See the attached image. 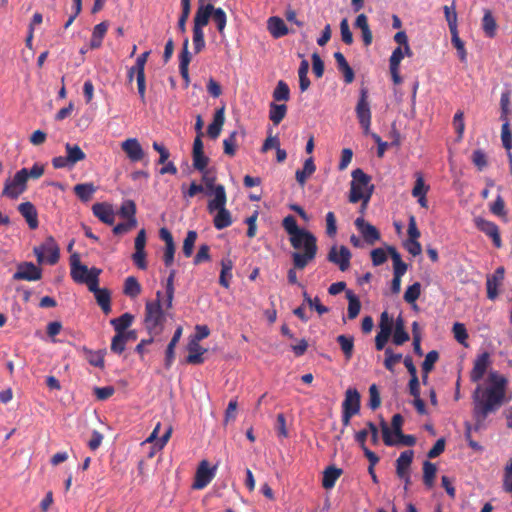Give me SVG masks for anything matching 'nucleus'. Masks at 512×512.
I'll list each match as a JSON object with an SVG mask.
<instances>
[{
	"instance_id": "393cba45",
	"label": "nucleus",
	"mask_w": 512,
	"mask_h": 512,
	"mask_svg": "<svg viewBox=\"0 0 512 512\" xmlns=\"http://www.w3.org/2000/svg\"><path fill=\"white\" fill-rule=\"evenodd\" d=\"M188 356L186 358L187 363L189 364H202L204 362L203 355L207 352V349L200 346L196 341H190L187 346Z\"/></svg>"
},
{
	"instance_id": "a878e982",
	"label": "nucleus",
	"mask_w": 512,
	"mask_h": 512,
	"mask_svg": "<svg viewBox=\"0 0 512 512\" xmlns=\"http://www.w3.org/2000/svg\"><path fill=\"white\" fill-rule=\"evenodd\" d=\"M225 122L224 107L216 110L212 123L207 128V134L211 139H217Z\"/></svg>"
},
{
	"instance_id": "c9c22d12",
	"label": "nucleus",
	"mask_w": 512,
	"mask_h": 512,
	"mask_svg": "<svg viewBox=\"0 0 512 512\" xmlns=\"http://www.w3.org/2000/svg\"><path fill=\"white\" fill-rule=\"evenodd\" d=\"M134 316L130 313H124L118 318L110 320V324L114 327L116 334H122L128 327L131 326Z\"/></svg>"
},
{
	"instance_id": "c85d7f7f",
	"label": "nucleus",
	"mask_w": 512,
	"mask_h": 512,
	"mask_svg": "<svg viewBox=\"0 0 512 512\" xmlns=\"http://www.w3.org/2000/svg\"><path fill=\"white\" fill-rule=\"evenodd\" d=\"M268 30L274 38L283 37L288 33L284 20L276 16L268 19Z\"/></svg>"
},
{
	"instance_id": "f257e3e1",
	"label": "nucleus",
	"mask_w": 512,
	"mask_h": 512,
	"mask_svg": "<svg viewBox=\"0 0 512 512\" xmlns=\"http://www.w3.org/2000/svg\"><path fill=\"white\" fill-rule=\"evenodd\" d=\"M488 381V387L482 388L478 385L473 393V413L477 425L484 422L489 414L496 412L505 400L507 379L498 372L491 371Z\"/></svg>"
},
{
	"instance_id": "9b49d317",
	"label": "nucleus",
	"mask_w": 512,
	"mask_h": 512,
	"mask_svg": "<svg viewBox=\"0 0 512 512\" xmlns=\"http://www.w3.org/2000/svg\"><path fill=\"white\" fill-rule=\"evenodd\" d=\"M351 252L346 246L339 248L334 245L331 247L327 259L329 262L337 265L339 269L344 272L350 267Z\"/></svg>"
},
{
	"instance_id": "3c124183",
	"label": "nucleus",
	"mask_w": 512,
	"mask_h": 512,
	"mask_svg": "<svg viewBox=\"0 0 512 512\" xmlns=\"http://www.w3.org/2000/svg\"><path fill=\"white\" fill-rule=\"evenodd\" d=\"M282 226L285 231L289 234L290 237L302 232L304 229H301L297 225V221L294 216L288 215L282 221Z\"/></svg>"
},
{
	"instance_id": "aec40b11",
	"label": "nucleus",
	"mask_w": 512,
	"mask_h": 512,
	"mask_svg": "<svg viewBox=\"0 0 512 512\" xmlns=\"http://www.w3.org/2000/svg\"><path fill=\"white\" fill-rule=\"evenodd\" d=\"M92 212L101 222L112 225L115 221V214L112 205L106 202L95 203L92 206Z\"/></svg>"
},
{
	"instance_id": "b1692460",
	"label": "nucleus",
	"mask_w": 512,
	"mask_h": 512,
	"mask_svg": "<svg viewBox=\"0 0 512 512\" xmlns=\"http://www.w3.org/2000/svg\"><path fill=\"white\" fill-rule=\"evenodd\" d=\"M214 10V6L212 4L200 5L196 11L194 16V26L193 28L203 29L209 22L210 17L212 16Z\"/></svg>"
},
{
	"instance_id": "338daca9",
	"label": "nucleus",
	"mask_w": 512,
	"mask_h": 512,
	"mask_svg": "<svg viewBox=\"0 0 512 512\" xmlns=\"http://www.w3.org/2000/svg\"><path fill=\"white\" fill-rule=\"evenodd\" d=\"M210 259V247L207 244H202L199 247L198 252L193 259V263L195 265H199L203 262L210 261Z\"/></svg>"
},
{
	"instance_id": "ddd939ff",
	"label": "nucleus",
	"mask_w": 512,
	"mask_h": 512,
	"mask_svg": "<svg viewBox=\"0 0 512 512\" xmlns=\"http://www.w3.org/2000/svg\"><path fill=\"white\" fill-rule=\"evenodd\" d=\"M95 296L97 304L100 306L104 314L111 312V293L107 288L99 287V279L91 281V285L88 288Z\"/></svg>"
},
{
	"instance_id": "a211bd4d",
	"label": "nucleus",
	"mask_w": 512,
	"mask_h": 512,
	"mask_svg": "<svg viewBox=\"0 0 512 512\" xmlns=\"http://www.w3.org/2000/svg\"><path fill=\"white\" fill-rule=\"evenodd\" d=\"M354 224L369 245L375 244L380 239V232L377 228L366 222L363 217H358Z\"/></svg>"
},
{
	"instance_id": "9d476101",
	"label": "nucleus",
	"mask_w": 512,
	"mask_h": 512,
	"mask_svg": "<svg viewBox=\"0 0 512 512\" xmlns=\"http://www.w3.org/2000/svg\"><path fill=\"white\" fill-rule=\"evenodd\" d=\"M13 280L37 281L42 278V269L33 262H21L13 274Z\"/></svg>"
},
{
	"instance_id": "5701e85b",
	"label": "nucleus",
	"mask_w": 512,
	"mask_h": 512,
	"mask_svg": "<svg viewBox=\"0 0 512 512\" xmlns=\"http://www.w3.org/2000/svg\"><path fill=\"white\" fill-rule=\"evenodd\" d=\"M414 457L413 450L403 451L398 459L396 460V474L398 477L406 476L410 474V466Z\"/></svg>"
},
{
	"instance_id": "6e6552de",
	"label": "nucleus",
	"mask_w": 512,
	"mask_h": 512,
	"mask_svg": "<svg viewBox=\"0 0 512 512\" xmlns=\"http://www.w3.org/2000/svg\"><path fill=\"white\" fill-rule=\"evenodd\" d=\"M28 180V169L22 168L17 171L12 179H7L2 195L11 199H17L25 190Z\"/></svg>"
},
{
	"instance_id": "774afa93",
	"label": "nucleus",
	"mask_w": 512,
	"mask_h": 512,
	"mask_svg": "<svg viewBox=\"0 0 512 512\" xmlns=\"http://www.w3.org/2000/svg\"><path fill=\"white\" fill-rule=\"evenodd\" d=\"M472 162L478 168L479 171H482L488 165L487 156L484 153V151H482L480 149L475 150L473 152Z\"/></svg>"
},
{
	"instance_id": "412c9836",
	"label": "nucleus",
	"mask_w": 512,
	"mask_h": 512,
	"mask_svg": "<svg viewBox=\"0 0 512 512\" xmlns=\"http://www.w3.org/2000/svg\"><path fill=\"white\" fill-rule=\"evenodd\" d=\"M361 406L360 393L355 388H348L342 403V410L358 414Z\"/></svg>"
},
{
	"instance_id": "c756f323",
	"label": "nucleus",
	"mask_w": 512,
	"mask_h": 512,
	"mask_svg": "<svg viewBox=\"0 0 512 512\" xmlns=\"http://www.w3.org/2000/svg\"><path fill=\"white\" fill-rule=\"evenodd\" d=\"M315 170L316 166L314 164V160L312 157H309L305 160L303 168L301 170H297L295 173L297 182L303 187L306 184L307 179L312 176Z\"/></svg>"
},
{
	"instance_id": "7c9ffc66",
	"label": "nucleus",
	"mask_w": 512,
	"mask_h": 512,
	"mask_svg": "<svg viewBox=\"0 0 512 512\" xmlns=\"http://www.w3.org/2000/svg\"><path fill=\"white\" fill-rule=\"evenodd\" d=\"M75 195L83 202H88L92 199L94 193L96 192V186L89 183H81L77 184L73 188Z\"/></svg>"
},
{
	"instance_id": "603ef678",
	"label": "nucleus",
	"mask_w": 512,
	"mask_h": 512,
	"mask_svg": "<svg viewBox=\"0 0 512 512\" xmlns=\"http://www.w3.org/2000/svg\"><path fill=\"white\" fill-rule=\"evenodd\" d=\"M401 359L402 354L394 353L391 348H386L384 366L387 370L392 372L394 370V365L399 363Z\"/></svg>"
},
{
	"instance_id": "79ce46f5",
	"label": "nucleus",
	"mask_w": 512,
	"mask_h": 512,
	"mask_svg": "<svg viewBox=\"0 0 512 512\" xmlns=\"http://www.w3.org/2000/svg\"><path fill=\"white\" fill-rule=\"evenodd\" d=\"M286 113L287 106L285 104H276L274 102L270 104L269 118L274 125H278L285 118Z\"/></svg>"
},
{
	"instance_id": "7ed1b4c3",
	"label": "nucleus",
	"mask_w": 512,
	"mask_h": 512,
	"mask_svg": "<svg viewBox=\"0 0 512 512\" xmlns=\"http://www.w3.org/2000/svg\"><path fill=\"white\" fill-rule=\"evenodd\" d=\"M227 195L225 187L219 184L215 188V197L208 201L207 210L210 214L217 212L213 218L214 227L217 230H222L232 224V216L228 209H226Z\"/></svg>"
},
{
	"instance_id": "ea45409f",
	"label": "nucleus",
	"mask_w": 512,
	"mask_h": 512,
	"mask_svg": "<svg viewBox=\"0 0 512 512\" xmlns=\"http://www.w3.org/2000/svg\"><path fill=\"white\" fill-rule=\"evenodd\" d=\"M409 340V334L405 330L404 321L401 316L396 319L395 329L393 334V343L402 345Z\"/></svg>"
},
{
	"instance_id": "2eb2a0df",
	"label": "nucleus",
	"mask_w": 512,
	"mask_h": 512,
	"mask_svg": "<svg viewBox=\"0 0 512 512\" xmlns=\"http://www.w3.org/2000/svg\"><path fill=\"white\" fill-rule=\"evenodd\" d=\"M215 468H210L207 460H202L197 468L195 480L192 485L194 489L205 488L214 478Z\"/></svg>"
},
{
	"instance_id": "4468645a",
	"label": "nucleus",
	"mask_w": 512,
	"mask_h": 512,
	"mask_svg": "<svg viewBox=\"0 0 512 512\" xmlns=\"http://www.w3.org/2000/svg\"><path fill=\"white\" fill-rule=\"evenodd\" d=\"M474 224L478 230L492 239L495 247L500 248L502 246L499 228L494 222L476 217L474 218Z\"/></svg>"
},
{
	"instance_id": "f3484780",
	"label": "nucleus",
	"mask_w": 512,
	"mask_h": 512,
	"mask_svg": "<svg viewBox=\"0 0 512 512\" xmlns=\"http://www.w3.org/2000/svg\"><path fill=\"white\" fill-rule=\"evenodd\" d=\"M121 149L131 162H139L145 157V152L136 138H128L121 143Z\"/></svg>"
},
{
	"instance_id": "09e8293b",
	"label": "nucleus",
	"mask_w": 512,
	"mask_h": 512,
	"mask_svg": "<svg viewBox=\"0 0 512 512\" xmlns=\"http://www.w3.org/2000/svg\"><path fill=\"white\" fill-rule=\"evenodd\" d=\"M387 252L393 261V271H407V264L402 261L401 255L395 247L389 246Z\"/></svg>"
},
{
	"instance_id": "e433bc0d",
	"label": "nucleus",
	"mask_w": 512,
	"mask_h": 512,
	"mask_svg": "<svg viewBox=\"0 0 512 512\" xmlns=\"http://www.w3.org/2000/svg\"><path fill=\"white\" fill-rule=\"evenodd\" d=\"M108 25L106 22H101L93 28L92 37L90 40V48L97 49L101 47L102 40L107 32Z\"/></svg>"
},
{
	"instance_id": "f8f14e48",
	"label": "nucleus",
	"mask_w": 512,
	"mask_h": 512,
	"mask_svg": "<svg viewBox=\"0 0 512 512\" xmlns=\"http://www.w3.org/2000/svg\"><path fill=\"white\" fill-rule=\"evenodd\" d=\"M382 435L383 442L386 446H397V445H405V446H414L416 443V438L413 435L397 434L396 439L392 437V431L387 426V424L382 421Z\"/></svg>"
},
{
	"instance_id": "c03bdc74",
	"label": "nucleus",
	"mask_w": 512,
	"mask_h": 512,
	"mask_svg": "<svg viewBox=\"0 0 512 512\" xmlns=\"http://www.w3.org/2000/svg\"><path fill=\"white\" fill-rule=\"evenodd\" d=\"M436 472L437 468L435 464L430 461H425L423 463V482L428 488H431L434 485Z\"/></svg>"
},
{
	"instance_id": "bb28decb",
	"label": "nucleus",
	"mask_w": 512,
	"mask_h": 512,
	"mask_svg": "<svg viewBox=\"0 0 512 512\" xmlns=\"http://www.w3.org/2000/svg\"><path fill=\"white\" fill-rule=\"evenodd\" d=\"M334 58H335V61L337 63L338 70L341 73H343L344 82L346 84L352 83L354 81L355 74H354L353 69L348 64V62H347L346 58L344 57V55L341 52H335L334 53Z\"/></svg>"
},
{
	"instance_id": "dca6fc26",
	"label": "nucleus",
	"mask_w": 512,
	"mask_h": 512,
	"mask_svg": "<svg viewBox=\"0 0 512 512\" xmlns=\"http://www.w3.org/2000/svg\"><path fill=\"white\" fill-rule=\"evenodd\" d=\"M490 364L491 359L488 352L479 354L474 360L473 368L470 372V380L474 383L482 380Z\"/></svg>"
},
{
	"instance_id": "72a5a7b5",
	"label": "nucleus",
	"mask_w": 512,
	"mask_h": 512,
	"mask_svg": "<svg viewBox=\"0 0 512 512\" xmlns=\"http://www.w3.org/2000/svg\"><path fill=\"white\" fill-rule=\"evenodd\" d=\"M233 262L230 258L221 260V272L219 276V283L224 288L230 287V280L232 278Z\"/></svg>"
},
{
	"instance_id": "37998d69",
	"label": "nucleus",
	"mask_w": 512,
	"mask_h": 512,
	"mask_svg": "<svg viewBox=\"0 0 512 512\" xmlns=\"http://www.w3.org/2000/svg\"><path fill=\"white\" fill-rule=\"evenodd\" d=\"M67 152V160L70 161L71 166H74L77 162L85 159L86 155L78 145H71L69 143L65 146Z\"/></svg>"
},
{
	"instance_id": "5fc2aeb1",
	"label": "nucleus",
	"mask_w": 512,
	"mask_h": 512,
	"mask_svg": "<svg viewBox=\"0 0 512 512\" xmlns=\"http://www.w3.org/2000/svg\"><path fill=\"white\" fill-rule=\"evenodd\" d=\"M303 298L304 302L307 303L310 308H314L319 315H323L329 311V309L326 306L320 303L318 297L311 298L306 291L303 292Z\"/></svg>"
},
{
	"instance_id": "6ab92c4d",
	"label": "nucleus",
	"mask_w": 512,
	"mask_h": 512,
	"mask_svg": "<svg viewBox=\"0 0 512 512\" xmlns=\"http://www.w3.org/2000/svg\"><path fill=\"white\" fill-rule=\"evenodd\" d=\"M189 39L183 41L182 51L179 56V72L184 80V86L187 88L190 84L189 64L191 62V54L188 50Z\"/></svg>"
},
{
	"instance_id": "49530a36",
	"label": "nucleus",
	"mask_w": 512,
	"mask_h": 512,
	"mask_svg": "<svg viewBox=\"0 0 512 512\" xmlns=\"http://www.w3.org/2000/svg\"><path fill=\"white\" fill-rule=\"evenodd\" d=\"M289 98H290L289 86L283 80L278 81L277 86L273 91L274 101H288Z\"/></svg>"
},
{
	"instance_id": "58836bf2",
	"label": "nucleus",
	"mask_w": 512,
	"mask_h": 512,
	"mask_svg": "<svg viewBox=\"0 0 512 512\" xmlns=\"http://www.w3.org/2000/svg\"><path fill=\"white\" fill-rule=\"evenodd\" d=\"M346 298L348 300L347 317L350 320L355 319L361 310L360 300L351 290L346 291Z\"/></svg>"
},
{
	"instance_id": "052dcab7",
	"label": "nucleus",
	"mask_w": 512,
	"mask_h": 512,
	"mask_svg": "<svg viewBox=\"0 0 512 512\" xmlns=\"http://www.w3.org/2000/svg\"><path fill=\"white\" fill-rule=\"evenodd\" d=\"M490 212L499 217H506L505 201L501 195H498L495 201L490 205Z\"/></svg>"
},
{
	"instance_id": "6e6d98bb",
	"label": "nucleus",
	"mask_w": 512,
	"mask_h": 512,
	"mask_svg": "<svg viewBox=\"0 0 512 512\" xmlns=\"http://www.w3.org/2000/svg\"><path fill=\"white\" fill-rule=\"evenodd\" d=\"M451 36H452L451 37L452 44L457 50L459 59L461 60V62H465L466 57H467V52H466V49L464 46V42L460 39V37L458 35V31L452 32Z\"/></svg>"
},
{
	"instance_id": "473e14b6",
	"label": "nucleus",
	"mask_w": 512,
	"mask_h": 512,
	"mask_svg": "<svg viewBox=\"0 0 512 512\" xmlns=\"http://www.w3.org/2000/svg\"><path fill=\"white\" fill-rule=\"evenodd\" d=\"M482 29L487 37H495L497 31V23L489 9L484 10V15L482 18Z\"/></svg>"
},
{
	"instance_id": "2f4dec72",
	"label": "nucleus",
	"mask_w": 512,
	"mask_h": 512,
	"mask_svg": "<svg viewBox=\"0 0 512 512\" xmlns=\"http://www.w3.org/2000/svg\"><path fill=\"white\" fill-rule=\"evenodd\" d=\"M181 335H182V327L179 326L175 330L174 335L166 348L165 366L167 369L171 367V365L174 361V358H175L174 350H175L177 343L179 342V340L181 338Z\"/></svg>"
},
{
	"instance_id": "20e7f679",
	"label": "nucleus",
	"mask_w": 512,
	"mask_h": 512,
	"mask_svg": "<svg viewBox=\"0 0 512 512\" xmlns=\"http://www.w3.org/2000/svg\"><path fill=\"white\" fill-rule=\"evenodd\" d=\"M370 182L371 177L362 169L357 168L353 170L352 181L350 184L349 201L351 203L363 201V206L367 207L374 192V185Z\"/></svg>"
},
{
	"instance_id": "1a4fd4ad",
	"label": "nucleus",
	"mask_w": 512,
	"mask_h": 512,
	"mask_svg": "<svg viewBox=\"0 0 512 512\" xmlns=\"http://www.w3.org/2000/svg\"><path fill=\"white\" fill-rule=\"evenodd\" d=\"M355 112L359 124L363 128L364 134L368 135L370 133L372 114L368 101V89L366 87H362L360 89V96L355 108Z\"/></svg>"
},
{
	"instance_id": "cd10ccee",
	"label": "nucleus",
	"mask_w": 512,
	"mask_h": 512,
	"mask_svg": "<svg viewBox=\"0 0 512 512\" xmlns=\"http://www.w3.org/2000/svg\"><path fill=\"white\" fill-rule=\"evenodd\" d=\"M342 469L335 466L327 467L323 472L322 486L325 489H332L338 478L342 475Z\"/></svg>"
},
{
	"instance_id": "e2e57ef3",
	"label": "nucleus",
	"mask_w": 512,
	"mask_h": 512,
	"mask_svg": "<svg viewBox=\"0 0 512 512\" xmlns=\"http://www.w3.org/2000/svg\"><path fill=\"white\" fill-rule=\"evenodd\" d=\"M501 140L504 148L507 151L512 149V133L509 128L508 120L504 121L501 129Z\"/></svg>"
},
{
	"instance_id": "13d9d810",
	"label": "nucleus",
	"mask_w": 512,
	"mask_h": 512,
	"mask_svg": "<svg viewBox=\"0 0 512 512\" xmlns=\"http://www.w3.org/2000/svg\"><path fill=\"white\" fill-rule=\"evenodd\" d=\"M212 17H213L214 22L216 23L217 30L219 31V33L222 34L225 29L226 21H227L225 11L222 8L214 7Z\"/></svg>"
},
{
	"instance_id": "680f3d73",
	"label": "nucleus",
	"mask_w": 512,
	"mask_h": 512,
	"mask_svg": "<svg viewBox=\"0 0 512 512\" xmlns=\"http://www.w3.org/2000/svg\"><path fill=\"white\" fill-rule=\"evenodd\" d=\"M135 214H136V205H135L134 201H132V200L125 201L120 208V215L123 218H127V221H131L132 219H136Z\"/></svg>"
},
{
	"instance_id": "a19ab883",
	"label": "nucleus",
	"mask_w": 512,
	"mask_h": 512,
	"mask_svg": "<svg viewBox=\"0 0 512 512\" xmlns=\"http://www.w3.org/2000/svg\"><path fill=\"white\" fill-rule=\"evenodd\" d=\"M445 19L447 21L450 33L458 31L457 29V12L455 0L452 1L450 6L445 5L443 7Z\"/></svg>"
},
{
	"instance_id": "39448f33",
	"label": "nucleus",
	"mask_w": 512,
	"mask_h": 512,
	"mask_svg": "<svg viewBox=\"0 0 512 512\" xmlns=\"http://www.w3.org/2000/svg\"><path fill=\"white\" fill-rule=\"evenodd\" d=\"M162 292L157 291L156 300L147 301L145 304L144 324L151 336L160 335L164 328L165 315L161 307Z\"/></svg>"
},
{
	"instance_id": "4be33fe9",
	"label": "nucleus",
	"mask_w": 512,
	"mask_h": 512,
	"mask_svg": "<svg viewBox=\"0 0 512 512\" xmlns=\"http://www.w3.org/2000/svg\"><path fill=\"white\" fill-rule=\"evenodd\" d=\"M18 211L25 218L30 229L34 230L38 227V213L31 202H23L19 204Z\"/></svg>"
},
{
	"instance_id": "a18cd8bd",
	"label": "nucleus",
	"mask_w": 512,
	"mask_h": 512,
	"mask_svg": "<svg viewBox=\"0 0 512 512\" xmlns=\"http://www.w3.org/2000/svg\"><path fill=\"white\" fill-rule=\"evenodd\" d=\"M421 294V284L419 282H415L412 285L408 286L404 293V301L408 304L415 305V302L420 297Z\"/></svg>"
},
{
	"instance_id": "de8ad7c7",
	"label": "nucleus",
	"mask_w": 512,
	"mask_h": 512,
	"mask_svg": "<svg viewBox=\"0 0 512 512\" xmlns=\"http://www.w3.org/2000/svg\"><path fill=\"white\" fill-rule=\"evenodd\" d=\"M197 239V232L189 230L183 241L182 251L185 257H190L193 253L194 245Z\"/></svg>"
},
{
	"instance_id": "4d7b16f0",
	"label": "nucleus",
	"mask_w": 512,
	"mask_h": 512,
	"mask_svg": "<svg viewBox=\"0 0 512 512\" xmlns=\"http://www.w3.org/2000/svg\"><path fill=\"white\" fill-rule=\"evenodd\" d=\"M439 359V353L436 350L428 352L422 363V372L430 373L434 369L435 363Z\"/></svg>"
},
{
	"instance_id": "f03ea898",
	"label": "nucleus",
	"mask_w": 512,
	"mask_h": 512,
	"mask_svg": "<svg viewBox=\"0 0 512 512\" xmlns=\"http://www.w3.org/2000/svg\"><path fill=\"white\" fill-rule=\"evenodd\" d=\"M291 246L296 250L292 253L293 266L304 269L317 255V238L308 230L289 238Z\"/></svg>"
},
{
	"instance_id": "4c0bfd02",
	"label": "nucleus",
	"mask_w": 512,
	"mask_h": 512,
	"mask_svg": "<svg viewBox=\"0 0 512 512\" xmlns=\"http://www.w3.org/2000/svg\"><path fill=\"white\" fill-rule=\"evenodd\" d=\"M142 287L134 276H129L124 281V288L123 293L130 297V298H136L141 294Z\"/></svg>"
},
{
	"instance_id": "69168bd1",
	"label": "nucleus",
	"mask_w": 512,
	"mask_h": 512,
	"mask_svg": "<svg viewBox=\"0 0 512 512\" xmlns=\"http://www.w3.org/2000/svg\"><path fill=\"white\" fill-rule=\"evenodd\" d=\"M193 45L196 54L200 53L205 48L203 29L193 28Z\"/></svg>"
},
{
	"instance_id": "864d4df0",
	"label": "nucleus",
	"mask_w": 512,
	"mask_h": 512,
	"mask_svg": "<svg viewBox=\"0 0 512 512\" xmlns=\"http://www.w3.org/2000/svg\"><path fill=\"white\" fill-rule=\"evenodd\" d=\"M224 153L228 156H234L237 147V132L233 131L227 138L223 140Z\"/></svg>"
},
{
	"instance_id": "0e129e2a",
	"label": "nucleus",
	"mask_w": 512,
	"mask_h": 512,
	"mask_svg": "<svg viewBox=\"0 0 512 512\" xmlns=\"http://www.w3.org/2000/svg\"><path fill=\"white\" fill-rule=\"evenodd\" d=\"M193 156V167L199 172H204L207 169V165L209 163V158L205 156L204 152L202 153H192Z\"/></svg>"
},
{
	"instance_id": "8fccbe9b",
	"label": "nucleus",
	"mask_w": 512,
	"mask_h": 512,
	"mask_svg": "<svg viewBox=\"0 0 512 512\" xmlns=\"http://www.w3.org/2000/svg\"><path fill=\"white\" fill-rule=\"evenodd\" d=\"M176 276V271L171 270L166 282V308L170 309L172 307V302L174 299V279Z\"/></svg>"
},
{
	"instance_id": "0eeeda50",
	"label": "nucleus",
	"mask_w": 512,
	"mask_h": 512,
	"mask_svg": "<svg viewBox=\"0 0 512 512\" xmlns=\"http://www.w3.org/2000/svg\"><path fill=\"white\" fill-rule=\"evenodd\" d=\"M33 252L39 264L46 260L48 264L54 265L58 262L60 256L59 247L52 236L47 237L43 244L34 247Z\"/></svg>"
},
{
	"instance_id": "bf43d9fd",
	"label": "nucleus",
	"mask_w": 512,
	"mask_h": 512,
	"mask_svg": "<svg viewBox=\"0 0 512 512\" xmlns=\"http://www.w3.org/2000/svg\"><path fill=\"white\" fill-rule=\"evenodd\" d=\"M416 181L415 185L412 189V196H419L423 194H427L429 190V186L425 184L423 176L420 172L415 173Z\"/></svg>"
},
{
	"instance_id": "f704fd0d",
	"label": "nucleus",
	"mask_w": 512,
	"mask_h": 512,
	"mask_svg": "<svg viewBox=\"0 0 512 512\" xmlns=\"http://www.w3.org/2000/svg\"><path fill=\"white\" fill-rule=\"evenodd\" d=\"M337 343L339 344L341 351L343 352L345 359L349 361L354 353V338L349 335H339L336 338Z\"/></svg>"
},
{
	"instance_id": "423d86ee",
	"label": "nucleus",
	"mask_w": 512,
	"mask_h": 512,
	"mask_svg": "<svg viewBox=\"0 0 512 512\" xmlns=\"http://www.w3.org/2000/svg\"><path fill=\"white\" fill-rule=\"evenodd\" d=\"M70 275L74 282L79 284H85L89 288L91 285V281L98 280L99 275L101 274V269L92 267L88 268L86 265L82 264L78 254H74L70 258Z\"/></svg>"
}]
</instances>
